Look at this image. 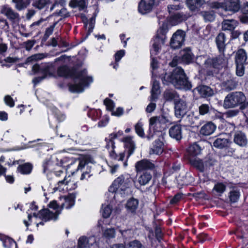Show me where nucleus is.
Returning <instances> with one entry per match:
<instances>
[{
  "instance_id": "obj_9",
  "label": "nucleus",
  "mask_w": 248,
  "mask_h": 248,
  "mask_svg": "<svg viewBox=\"0 0 248 248\" xmlns=\"http://www.w3.org/2000/svg\"><path fill=\"white\" fill-rule=\"evenodd\" d=\"M165 38L160 37L156 36L154 40V43L152 45V47L151 49V57L152 61L151 66L153 70L155 69L157 67V62L154 56L157 54L160 50L161 45L164 43Z\"/></svg>"
},
{
  "instance_id": "obj_40",
  "label": "nucleus",
  "mask_w": 248,
  "mask_h": 248,
  "mask_svg": "<svg viewBox=\"0 0 248 248\" xmlns=\"http://www.w3.org/2000/svg\"><path fill=\"white\" fill-rule=\"evenodd\" d=\"M32 170V166L30 163H25L17 168V170L23 174H29Z\"/></svg>"
},
{
  "instance_id": "obj_50",
  "label": "nucleus",
  "mask_w": 248,
  "mask_h": 248,
  "mask_svg": "<svg viewBox=\"0 0 248 248\" xmlns=\"http://www.w3.org/2000/svg\"><path fill=\"white\" fill-rule=\"evenodd\" d=\"M236 64V74L237 76L242 77L245 73V64L246 63H235Z\"/></svg>"
},
{
  "instance_id": "obj_39",
  "label": "nucleus",
  "mask_w": 248,
  "mask_h": 248,
  "mask_svg": "<svg viewBox=\"0 0 248 248\" xmlns=\"http://www.w3.org/2000/svg\"><path fill=\"white\" fill-rule=\"evenodd\" d=\"M123 141L125 146L128 148L130 154H132L135 149V144L131 137H126L124 138Z\"/></svg>"
},
{
  "instance_id": "obj_52",
  "label": "nucleus",
  "mask_w": 248,
  "mask_h": 248,
  "mask_svg": "<svg viewBox=\"0 0 248 248\" xmlns=\"http://www.w3.org/2000/svg\"><path fill=\"white\" fill-rule=\"evenodd\" d=\"M240 197L239 192L235 190L231 191L230 192V199L231 202H235L238 201Z\"/></svg>"
},
{
  "instance_id": "obj_17",
  "label": "nucleus",
  "mask_w": 248,
  "mask_h": 248,
  "mask_svg": "<svg viewBox=\"0 0 248 248\" xmlns=\"http://www.w3.org/2000/svg\"><path fill=\"white\" fill-rule=\"evenodd\" d=\"M206 114H208L210 120L202 121V124L205 123V124H214L212 121L219 117L216 109L213 108H209L208 105L202 104V116Z\"/></svg>"
},
{
  "instance_id": "obj_2",
  "label": "nucleus",
  "mask_w": 248,
  "mask_h": 248,
  "mask_svg": "<svg viewBox=\"0 0 248 248\" xmlns=\"http://www.w3.org/2000/svg\"><path fill=\"white\" fill-rule=\"evenodd\" d=\"M163 78L166 83H171L177 89L188 90L192 87L184 70L179 67L175 68L172 73L166 74Z\"/></svg>"
},
{
  "instance_id": "obj_59",
  "label": "nucleus",
  "mask_w": 248,
  "mask_h": 248,
  "mask_svg": "<svg viewBox=\"0 0 248 248\" xmlns=\"http://www.w3.org/2000/svg\"><path fill=\"white\" fill-rule=\"evenodd\" d=\"M214 189L218 193H222L225 190V186L222 183L217 184L215 186Z\"/></svg>"
},
{
  "instance_id": "obj_55",
  "label": "nucleus",
  "mask_w": 248,
  "mask_h": 248,
  "mask_svg": "<svg viewBox=\"0 0 248 248\" xmlns=\"http://www.w3.org/2000/svg\"><path fill=\"white\" fill-rule=\"evenodd\" d=\"M233 20H228L223 24V28L225 30L232 31L235 28V26L233 24Z\"/></svg>"
},
{
  "instance_id": "obj_43",
  "label": "nucleus",
  "mask_w": 248,
  "mask_h": 248,
  "mask_svg": "<svg viewBox=\"0 0 248 248\" xmlns=\"http://www.w3.org/2000/svg\"><path fill=\"white\" fill-rule=\"evenodd\" d=\"M12 2L15 4L16 8L18 11L26 8L28 6L25 0H12Z\"/></svg>"
},
{
  "instance_id": "obj_31",
  "label": "nucleus",
  "mask_w": 248,
  "mask_h": 248,
  "mask_svg": "<svg viewBox=\"0 0 248 248\" xmlns=\"http://www.w3.org/2000/svg\"><path fill=\"white\" fill-rule=\"evenodd\" d=\"M234 142L239 146H245L247 143V140L245 134L241 131L236 132L234 135Z\"/></svg>"
},
{
  "instance_id": "obj_12",
  "label": "nucleus",
  "mask_w": 248,
  "mask_h": 248,
  "mask_svg": "<svg viewBox=\"0 0 248 248\" xmlns=\"http://www.w3.org/2000/svg\"><path fill=\"white\" fill-rule=\"evenodd\" d=\"M58 186L56 187L57 189L63 190H72L76 189L77 187V183L75 181L73 178L68 176L65 177L64 179L59 181L58 183Z\"/></svg>"
},
{
  "instance_id": "obj_19",
  "label": "nucleus",
  "mask_w": 248,
  "mask_h": 248,
  "mask_svg": "<svg viewBox=\"0 0 248 248\" xmlns=\"http://www.w3.org/2000/svg\"><path fill=\"white\" fill-rule=\"evenodd\" d=\"M76 196L74 193H70L67 196H63L60 198L61 208H65L69 209L75 204Z\"/></svg>"
},
{
  "instance_id": "obj_29",
  "label": "nucleus",
  "mask_w": 248,
  "mask_h": 248,
  "mask_svg": "<svg viewBox=\"0 0 248 248\" xmlns=\"http://www.w3.org/2000/svg\"><path fill=\"white\" fill-rule=\"evenodd\" d=\"M186 4L191 11L197 13L202 7V0H187Z\"/></svg>"
},
{
  "instance_id": "obj_28",
  "label": "nucleus",
  "mask_w": 248,
  "mask_h": 248,
  "mask_svg": "<svg viewBox=\"0 0 248 248\" xmlns=\"http://www.w3.org/2000/svg\"><path fill=\"white\" fill-rule=\"evenodd\" d=\"M160 93L161 91L160 89L159 83L158 81L155 80L152 83V90L151 91V95L150 97V101H155L157 99L158 96L160 94Z\"/></svg>"
},
{
  "instance_id": "obj_26",
  "label": "nucleus",
  "mask_w": 248,
  "mask_h": 248,
  "mask_svg": "<svg viewBox=\"0 0 248 248\" xmlns=\"http://www.w3.org/2000/svg\"><path fill=\"white\" fill-rule=\"evenodd\" d=\"M166 123H170L172 124L171 122V118L168 115H163L160 116L153 117L150 119V124H164Z\"/></svg>"
},
{
  "instance_id": "obj_4",
  "label": "nucleus",
  "mask_w": 248,
  "mask_h": 248,
  "mask_svg": "<svg viewBox=\"0 0 248 248\" xmlns=\"http://www.w3.org/2000/svg\"><path fill=\"white\" fill-rule=\"evenodd\" d=\"M202 64V74L206 77H213L216 70L221 68L225 62L223 56L220 55L216 57H205Z\"/></svg>"
},
{
  "instance_id": "obj_62",
  "label": "nucleus",
  "mask_w": 248,
  "mask_h": 248,
  "mask_svg": "<svg viewBox=\"0 0 248 248\" xmlns=\"http://www.w3.org/2000/svg\"><path fill=\"white\" fill-rule=\"evenodd\" d=\"M56 24L55 23L53 25L46 29L44 36L46 38H48L50 35H51L53 32L55 26Z\"/></svg>"
},
{
  "instance_id": "obj_13",
  "label": "nucleus",
  "mask_w": 248,
  "mask_h": 248,
  "mask_svg": "<svg viewBox=\"0 0 248 248\" xmlns=\"http://www.w3.org/2000/svg\"><path fill=\"white\" fill-rule=\"evenodd\" d=\"M185 38V32L178 30L172 36L170 42V46L174 49L179 48L184 44Z\"/></svg>"
},
{
  "instance_id": "obj_47",
  "label": "nucleus",
  "mask_w": 248,
  "mask_h": 248,
  "mask_svg": "<svg viewBox=\"0 0 248 248\" xmlns=\"http://www.w3.org/2000/svg\"><path fill=\"white\" fill-rule=\"evenodd\" d=\"M214 94V91L210 87L202 85V97L211 96Z\"/></svg>"
},
{
  "instance_id": "obj_22",
  "label": "nucleus",
  "mask_w": 248,
  "mask_h": 248,
  "mask_svg": "<svg viewBox=\"0 0 248 248\" xmlns=\"http://www.w3.org/2000/svg\"><path fill=\"white\" fill-rule=\"evenodd\" d=\"M170 15V22L172 25H176L188 18V16L183 13L176 12Z\"/></svg>"
},
{
  "instance_id": "obj_32",
  "label": "nucleus",
  "mask_w": 248,
  "mask_h": 248,
  "mask_svg": "<svg viewBox=\"0 0 248 248\" xmlns=\"http://www.w3.org/2000/svg\"><path fill=\"white\" fill-rule=\"evenodd\" d=\"M148 128L147 137L149 140L152 138L155 135L159 136L161 134L159 125H149Z\"/></svg>"
},
{
  "instance_id": "obj_41",
  "label": "nucleus",
  "mask_w": 248,
  "mask_h": 248,
  "mask_svg": "<svg viewBox=\"0 0 248 248\" xmlns=\"http://www.w3.org/2000/svg\"><path fill=\"white\" fill-rule=\"evenodd\" d=\"M50 3V0H37L34 3L33 6L39 10L43 9Z\"/></svg>"
},
{
  "instance_id": "obj_23",
  "label": "nucleus",
  "mask_w": 248,
  "mask_h": 248,
  "mask_svg": "<svg viewBox=\"0 0 248 248\" xmlns=\"http://www.w3.org/2000/svg\"><path fill=\"white\" fill-rule=\"evenodd\" d=\"M163 143L160 140H156L153 142L152 146L151 147L149 154L150 155H159L163 152Z\"/></svg>"
},
{
  "instance_id": "obj_36",
  "label": "nucleus",
  "mask_w": 248,
  "mask_h": 248,
  "mask_svg": "<svg viewBox=\"0 0 248 248\" xmlns=\"http://www.w3.org/2000/svg\"><path fill=\"white\" fill-rule=\"evenodd\" d=\"M163 95L165 99L167 101L173 100L176 102L179 98L178 94L173 90H166L164 93Z\"/></svg>"
},
{
  "instance_id": "obj_60",
  "label": "nucleus",
  "mask_w": 248,
  "mask_h": 248,
  "mask_svg": "<svg viewBox=\"0 0 248 248\" xmlns=\"http://www.w3.org/2000/svg\"><path fill=\"white\" fill-rule=\"evenodd\" d=\"M4 100L7 106L10 107H13L15 106L14 101L10 95H6L4 98Z\"/></svg>"
},
{
  "instance_id": "obj_64",
  "label": "nucleus",
  "mask_w": 248,
  "mask_h": 248,
  "mask_svg": "<svg viewBox=\"0 0 248 248\" xmlns=\"http://www.w3.org/2000/svg\"><path fill=\"white\" fill-rule=\"evenodd\" d=\"M125 52L124 50L118 51L115 55V61L118 62L121 58L124 55Z\"/></svg>"
},
{
  "instance_id": "obj_54",
  "label": "nucleus",
  "mask_w": 248,
  "mask_h": 248,
  "mask_svg": "<svg viewBox=\"0 0 248 248\" xmlns=\"http://www.w3.org/2000/svg\"><path fill=\"white\" fill-rule=\"evenodd\" d=\"M55 16H62L63 18L67 17L70 16L69 13L67 11L66 8H62L58 12H56L54 13Z\"/></svg>"
},
{
  "instance_id": "obj_25",
  "label": "nucleus",
  "mask_w": 248,
  "mask_h": 248,
  "mask_svg": "<svg viewBox=\"0 0 248 248\" xmlns=\"http://www.w3.org/2000/svg\"><path fill=\"white\" fill-rule=\"evenodd\" d=\"M226 36L223 32H220L216 37V43L220 53H224L226 44H225Z\"/></svg>"
},
{
  "instance_id": "obj_1",
  "label": "nucleus",
  "mask_w": 248,
  "mask_h": 248,
  "mask_svg": "<svg viewBox=\"0 0 248 248\" xmlns=\"http://www.w3.org/2000/svg\"><path fill=\"white\" fill-rule=\"evenodd\" d=\"M58 75L61 77H71L75 79L73 84L69 85V90L73 93H81L93 82L92 77L87 75V71L83 70L77 72L74 69H70L66 66H62L58 69Z\"/></svg>"
},
{
  "instance_id": "obj_11",
  "label": "nucleus",
  "mask_w": 248,
  "mask_h": 248,
  "mask_svg": "<svg viewBox=\"0 0 248 248\" xmlns=\"http://www.w3.org/2000/svg\"><path fill=\"white\" fill-rule=\"evenodd\" d=\"M87 165V161L82 158L72 159L71 162L66 165L65 170L66 171L74 174L78 170L83 171Z\"/></svg>"
},
{
  "instance_id": "obj_61",
  "label": "nucleus",
  "mask_w": 248,
  "mask_h": 248,
  "mask_svg": "<svg viewBox=\"0 0 248 248\" xmlns=\"http://www.w3.org/2000/svg\"><path fill=\"white\" fill-rule=\"evenodd\" d=\"M135 131L136 133L140 137H143L144 136V128L141 125H135Z\"/></svg>"
},
{
  "instance_id": "obj_7",
  "label": "nucleus",
  "mask_w": 248,
  "mask_h": 248,
  "mask_svg": "<svg viewBox=\"0 0 248 248\" xmlns=\"http://www.w3.org/2000/svg\"><path fill=\"white\" fill-rule=\"evenodd\" d=\"M189 161L192 166L200 171H202V163L200 158L201 148L200 145L195 143L191 145L188 149Z\"/></svg>"
},
{
  "instance_id": "obj_35",
  "label": "nucleus",
  "mask_w": 248,
  "mask_h": 248,
  "mask_svg": "<svg viewBox=\"0 0 248 248\" xmlns=\"http://www.w3.org/2000/svg\"><path fill=\"white\" fill-rule=\"evenodd\" d=\"M151 178V174L149 173L145 172L138 177L137 182L139 184L140 186H145L150 182Z\"/></svg>"
},
{
  "instance_id": "obj_46",
  "label": "nucleus",
  "mask_w": 248,
  "mask_h": 248,
  "mask_svg": "<svg viewBox=\"0 0 248 248\" xmlns=\"http://www.w3.org/2000/svg\"><path fill=\"white\" fill-rule=\"evenodd\" d=\"M103 236L108 238H113L116 235L115 230L114 228H108L106 229L103 233Z\"/></svg>"
},
{
  "instance_id": "obj_44",
  "label": "nucleus",
  "mask_w": 248,
  "mask_h": 248,
  "mask_svg": "<svg viewBox=\"0 0 248 248\" xmlns=\"http://www.w3.org/2000/svg\"><path fill=\"white\" fill-rule=\"evenodd\" d=\"M112 211V207L110 206L109 205H102V207L101 209V213L102 216L105 218L108 217Z\"/></svg>"
},
{
  "instance_id": "obj_49",
  "label": "nucleus",
  "mask_w": 248,
  "mask_h": 248,
  "mask_svg": "<svg viewBox=\"0 0 248 248\" xmlns=\"http://www.w3.org/2000/svg\"><path fill=\"white\" fill-rule=\"evenodd\" d=\"M192 59V57L191 51L190 50H184V54L182 56V61L186 63H189L191 62Z\"/></svg>"
},
{
  "instance_id": "obj_56",
  "label": "nucleus",
  "mask_w": 248,
  "mask_h": 248,
  "mask_svg": "<svg viewBox=\"0 0 248 248\" xmlns=\"http://www.w3.org/2000/svg\"><path fill=\"white\" fill-rule=\"evenodd\" d=\"M181 8V6L179 4L169 5L168 6V12L170 15L176 13L175 11L180 10Z\"/></svg>"
},
{
  "instance_id": "obj_18",
  "label": "nucleus",
  "mask_w": 248,
  "mask_h": 248,
  "mask_svg": "<svg viewBox=\"0 0 248 248\" xmlns=\"http://www.w3.org/2000/svg\"><path fill=\"white\" fill-rule=\"evenodd\" d=\"M224 7L226 11L235 13L241 11L240 0H226L224 3Z\"/></svg>"
},
{
  "instance_id": "obj_10",
  "label": "nucleus",
  "mask_w": 248,
  "mask_h": 248,
  "mask_svg": "<svg viewBox=\"0 0 248 248\" xmlns=\"http://www.w3.org/2000/svg\"><path fill=\"white\" fill-rule=\"evenodd\" d=\"M60 155H53L48 160H46L43 164L44 172L52 171L58 166L64 165L63 160L60 158Z\"/></svg>"
},
{
  "instance_id": "obj_45",
  "label": "nucleus",
  "mask_w": 248,
  "mask_h": 248,
  "mask_svg": "<svg viewBox=\"0 0 248 248\" xmlns=\"http://www.w3.org/2000/svg\"><path fill=\"white\" fill-rule=\"evenodd\" d=\"M47 55L44 53H38L34 55H33L27 59V62H31L33 61H36L38 60H41L44 58L46 57Z\"/></svg>"
},
{
  "instance_id": "obj_20",
  "label": "nucleus",
  "mask_w": 248,
  "mask_h": 248,
  "mask_svg": "<svg viewBox=\"0 0 248 248\" xmlns=\"http://www.w3.org/2000/svg\"><path fill=\"white\" fill-rule=\"evenodd\" d=\"M187 107L186 103L180 100L175 103V114L178 118L184 116L187 112Z\"/></svg>"
},
{
  "instance_id": "obj_33",
  "label": "nucleus",
  "mask_w": 248,
  "mask_h": 248,
  "mask_svg": "<svg viewBox=\"0 0 248 248\" xmlns=\"http://www.w3.org/2000/svg\"><path fill=\"white\" fill-rule=\"evenodd\" d=\"M247 59V56L246 51L243 48L239 49L235 54V63H246Z\"/></svg>"
},
{
  "instance_id": "obj_8",
  "label": "nucleus",
  "mask_w": 248,
  "mask_h": 248,
  "mask_svg": "<svg viewBox=\"0 0 248 248\" xmlns=\"http://www.w3.org/2000/svg\"><path fill=\"white\" fill-rule=\"evenodd\" d=\"M115 134H111L108 138L106 139L107 141L106 147L108 150L109 156L116 160H123L124 157L123 152H120L114 145V139L115 138Z\"/></svg>"
},
{
  "instance_id": "obj_27",
  "label": "nucleus",
  "mask_w": 248,
  "mask_h": 248,
  "mask_svg": "<svg viewBox=\"0 0 248 248\" xmlns=\"http://www.w3.org/2000/svg\"><path fill=\"white\" fill-rule=\"evenodd\" d=\"M139 201L138 200L131 198L129 199L127 201L125 205V207L127 211L129 213L132 214L135 213L136 211L139 206Z\"/></svg>"
},
{
  "instance_id": "obj_34",
  "label": "nucleus",
  "mask_w": 248,
  "mask_h": 248,
  "mask_svg": "<svg viewBox=\"0 0 248 248\" xmlns=\"http://www.w3.org/2000/svg\"><path fill=\"white\" fill-rule=\"evenodd\" d=\"M0 240L2 242L5 248H16V243L11 238L4 235H0Z\"/></svg>"
},
{
  "instance_id": "obj_51",
  "label": "nucleus",
  "mask_w": 248,
  "mask_h": 248,
  "mask_svg": "<svg viewBox=\"0 0 248 248\" xmlns=\"http://www.w3.org/2000/svg\"><path fill=\"white\" fill-rule=\"evenodd\" d=\"M215 125H204L202 127V134L208 135L212 134L215 129Z\"/></svg>"
},
{
  "instance_id": "obj_37",
  "label": "nucleus",
  "mask_w": 248,
  "mask_h": 248,
  "mask_svg": "<svg viewBox=\"0 0 248 248\" xmlns=\"http://www.w3.org/2000/svg\"><path fill=\"white\" fill-rule=\"evenodd\" d=\"M69 5L73 8L78 7L79 10H83L87 7L86 2L85 0H71Z\"/></svg>"
},
{
  "instance_id": "obj_6",
  "label": "nucleus",
  "mask_w": 248,
  "mask_h": 248,
  "mask_svg": "<svg viewBox=\"0 0 248 248\" xmlns=\"http://www.w3.org/2000/svg\"><path fill=\"white\" fill-rule=\"evenodd\" d=\"M246 96L243 93L241 92H234L229 93L225 98L223 107L225 108H232L241 105L242 108V104L246 101Z\"/></svg>"
},
{
  "instance_id": "obj_24",
  "label": "nucleus",
  "mask_w": 248,
  "mask_h": 248,
  "mask_svg": "<svg viewBox=\"0 0 248 248\" xmlns=\"http://www.w3.org/2000/svg\"><path fill=\"white\" fill-rule=\"evenodd\" d=\"M154 167L155 166L154 164L146 159H143L139 161L135 164V168L137 172L147 169H152L154 168Z\"/></svg>"
},
{
  "instance_id": "obj_3",
  "label": "nucleus",
  "mask_w": 248,
  "mask_h": 248,
  "mask_svg": "<svg viewBox=\"0 0 248 248\" xmlns=\"http://www.w3.org/2000/svg\"><path fill=\"white\" fill-rule=\"evenodd\" d=\"M49 209H45L40 211L37 214L33 213V216L35 219L36 226L39 224L43 225V222H37L38 219H42L45 221L50 220H56L61 213V208L59 207L56 201L51 202L49 204Z\"/></svg>"
},
{
  "instance_id": "obj_48",
  "label": "nucleus",
  "mask_w": 248,
  "mask_h": 248,
  "mask_svg": "<svg viewBox=\"0 0 248 248\" xmlns=\"http://www.w3.org/2000/svg\"><path fill=\"white\" fill-rule=\"evenodd\" d=\"M125 247L126 248H145L144 246L138 240L130 242L125 245Z\"/></svg>"
},
{
  "instance_id": "obj_30",
  "label": "nucleus",
  "mask_w": 248,
  "mask_h": 248,
  "mask_svg": "<svg viewBox=\"0 0 248 248\" xmlns=\"http://www.w3.org/2000/svg\"><path fill=\"white\" fill-rule=\"evenodd\" d=\"M169 134L171 137L180 140L182 138V130L181 125H174L170 130Z\"/></svg>"
},
{
  "instance_id": "obj_63",
  "label": "nucleus",
  "mask_w": 248,
  "mask_h": 248,
  "mask_svg": "<svg viewBox=\"0 0 248 248\" xmlns=\"http://www.w3.org/2000/svg\"><path fill=\"white\" fill-rule=\"evenodd\" d=\"M226 84L230 90L234 89L237 85L236 82L232 80H228L226 82Z\"/></svg>"
},
{
  "instance_id": "obj_53",
  "label": "nucleus",
  "mask_w": 248,
  "mask_h": 248,
  "mask_svg": "<svg viewBox=\"0 0 248 248\" xmlns=\"http://www.w3.org/2000/svg\"><path fill=\"white\" fill-rule=\"evenodd\" d=\"M104 104L106 106L107 109L112 111L115 107L114 102L109 98H106L104 101Z\"/></svg>"
},
{
  "instance_id": "obj_16",
  "label": "nucleus",
  "mask_w": 248,
  "mask_h": 248,
  "mask_svg": "<svg viewBox=\"0 0 248 248\" xmlns=\"http://www.w3.org/2000/svg\"><path fill=\"white\" fill-rule=\"evenodd\" d=\"M96 238L94 236L87 238L80 237L78 242V248H97Z\"/></svg>"
},
{
  "instance_id": "obj_57",
  "label": "nucleus",
  "mask_w": 248,
  "mask_h": 248,
  "mask_svg": "<svg viewBox=\"0 0 248 248\" xmlns=\"http://www.w3.org/2000/svg\"><path fill=\"white\" fill-rule=\"evenodd\" d=\"M85 169H86V170L83 171V173L81 176L80 179L81 180L87 179L90 177L91 175L90 173L91 172L90 168H89V166L88 163H87V165L85 167Z\"/></svg>"
},
{
  "instance_id": "obj_58",
  "label": "nucleus",
  "mask_w": 248,
  "mask_h": 248,
  "mask_svg": "<svg viewBox=\"0 0 248 248\" xmlns=\"http://www.w3.org/2000/svg\"><path fill=\"white\" fill-rule=\"evenodd\" d=\"M204 19L205 21H213L215 19V14L209 12H205L203 15Z\"/></svg>"
},
{
  "instance_id": "obj_15",
  "label": "nucleus",
  "mask_w": 248,
  "mask_h": 248,
  "mask_svg": "<svg viewBox=\"0 0 248 248\" xmlns=\"http://www.w3.org/2000/svg\"><path fill=\"white\" fill-rule=\"evenodd\" d=\"M0 13L5 16L12 22H15L19 19V14L16 12L11 7L6 4L1 6Z\"/></svg>"
},
{
  "instance_id": "obj_21",
  "label": "nucleus",
  "mask_w": 248,
  "mask_h": 248,
  "mask_svg": "<svg viewBox=\"0 0 248 248\" xmlns=\"http://www.w3.org/2000/svg\"><path fill=\"white\" fill-rule=\"evenodd\" d=\"M176 180L180 185H188L193 181V178L190 173L183 171L176 177Z\"/></svg>"
},
{
  "instance_id": "obj_38",
  "label": "nucleus",
  "mask_w": 248,
  "mask_h": 248,
  "mask_svg": "<svg viewBox=\"0 0 248 248\" xmlns=\"http://www.w3.org/2000/svg\"><path fill=\"white\" fill-rule=\"evenodd\" d=\"M49 66L48 65H45L41 68V72L43 74V76L41 77H38L34 78L32 81L35 84H36L40 82L42 79L46 78L47 75L49 74Z\"/></svg>"
},
{
  "instance_id": "obj_5",
  "label": "nucleus",
  "mask_w": 248,
  "mask_h": 248,
  "mask_svg": "<svg viewBox=\"0 0 248 248\" xmlns=\"http://www.w3.org/2000/svg\"><path fill=\"white\" fill-rule=\"evenodd\" d=\"M131 184V176L129 174H124L116 179L108 189V194L115 198V193L124 191L128 188Z\"/></svg>"
},
{
  "instance_id": "obj_14",
  "label": "nucleus",
  "mask_w": 248,
  "mask_h": 248,
  "mask_svg": "<svg viewBox=\"0 0 248 248\" xmlns=\"http://www.w3.org/2000/svg\"><path fill=\"white\" fill-rule=\"evenodd\" d=\"M156 5L155 0H141L139 3L138 11L142 15L146 14L151 12Z\"/></svg>"
},
{
  "instance_id": "obj_42",
  "label": "nucleus",
  "mask_w": 248,
  "mask_h": 248,
  "mask_svg": "<svg viewBox=\"0 0 248 248\" xmlns=\"http://www.w3.org/2000/svg\"><path fill=\"white\" fill-rule=\"evenodd\" d=\"M228 140L225 138H218L214 142V146L218 148H223L226 146Z\"/></svg>"
}]
</instances>
